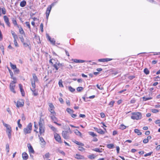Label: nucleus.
I'll list each match as a JSON object with an SVG mask.
<instances>
[{
    "instance_id": "obj_31",
    "label": "nucleus",
    "mask_w": 160,
    "mask_h": 160,
    "mask_svg": "<svg viewBox=\"0 0 160 160\" xmlns=\"http://www.w3.org/2000/svg\"><path fill=\"white\" fill-rule=\"evenodd\" d=\"M95 156L93 154H92L88 156V157L90 159H93L95 158Z\"/></svg>"
},
{
    "instance_id": "obj_12",
    "label": "nucleus",
    "mask_w": 160,
    "mask_h": 160,
    "mask_svg": "<svg viewBox=\"0 0 160 160\" xmlns=\"http://www.w3.org/2000/svg\"><path fill=\"white\" fill-rule=\"evenodd\" d=\"M54 138L56 141L60 143L61 142L60 136L58 134L56 133L55 134Z\"/></svg>"
},
{
    "instance_id": "obj_63",
    "label": "nucleus",
    "mask_w": 160,
    "mask_h": 160,
    "mask_svg": "<svg viewBox=\"0 0 160 160\" xmlns=\"http://www.w3.org/2000/svg\"><path fill=\"white\" fill-rule=\"evenodd\" d=\"M59 101H60V102L61 103H63V99H62V98H59Z\"/></svg>"
},
{
    "instance_id": "obj_25",
    "label": "nucleus",
    "mask_w": 160,
    "mask_h": 160,
    "mask_svg": "<svg viewBox=\"0 0 160 160\" xmlns=\"http://www.w3.org/2000/svg\"><path fill=\"white\" fill-rule=\"evenodd\" d=\"M107 147L109 149H111L114 148V145L113 144H107Z\"/></svg>"
},
{
    "instance_id": "obj_38",
    "label": "nucleus",
    "mask_w": 160,
    "mask_h": 160,
    "mask_svg": "<svg viewBox=\"0 0 160 160\" xmlns=\"http://www.w3.org/2000/svg\"><path fill=\"white\" fill-rule=\"evenodd\" d=\"M75 143L79 145H80L81 146H84V144L83 143L81 142H79L76 141V142H75Z\"/></svg>"
},
{
    "instance_id": "obj_44",
    "label": "nucleus",
    "mask_w": 160,
    "mask_h": 160,
    "mask_svg": "<svg viewBox=\"0 0 160 160\" xmlns=\"http://www.w3.org/2000/svg\"><path fill=\"white\" fill-rule=\"evenodd\" d=\"M126 127L123 124H121L120 126V128L122 130L126 129Z\"/></svg>"
},
{
    "instance_id": "obj_32",
    "label": "nucleus",
    "mask_w": 160,
    "mask_h": 160,
    "mask_svg": "<svg viewBox=\"0 0 160 160\" xmlns=\"http://www.w3.org/2000/svg\"><path fill=\"white\" fill-rule=\"evenodd\" d=\"M11 132L12 131L6 132L9 139H10L11 138Z\"/></svg>"
},
{
    "instance_id": "obj_40",
    "label": "nucleus",
    "mask_w": 160,
    "mask_h": 160,
    "mask_svg": "<svg viewBox=\"0 0 160 160\" xmlns=\"http://www.w3.org/2000/svg\"><path fill=\"white\" fill-rule=\"evenodd\" d=\"M58 84L60 87H63V86L62 84V81L61 80H60Z\"/></svg>"
},
{
    "instance_id": "obj_34",
    "label": "nucleus",
    "mask_w": 160,
    "mask_h": 160,
    "mask_svg": "<svg viewBox=\"0 0 160 160\" xmlns=\"http://www.w3.org/2000/svg\"><path fill=\"white\" fill-rule=\"evenodd\" d=\"M6 149L7 152L8 153L9 151V145L8 143L6 145Z\"/></svg>"
},
{
    "instance_id": "obj_58",
    "label": "nucleus",
    "mask_w": 160,
    "mask_h": 160,
    "mask_svg": "<svg viewBox=\"0 0 160 160\" xmlns=\"http://www.w3.org/2000/svg\"><path fill=\"white\" fill-rule=\"evenodd\" d=\"M143 142L144 143H147L148 142V140L147 138L144 139Z\"/></svg>"
},
{
    "instance_id": "obj_1",
    "label": "nucleus",
    "mask_w": 160,
    "mask_h": 160,
    "mask_svg": "<svg viewBox=\"0 0 160 160\" xmlns=\"http://www.w3.org/2000/svg\"><path fill=\"white\" fill-rule=\"evenodd\" d=\"M49 62L57 70H58V68L62 66V64L60 63L59 61L57 59H51L49 60Z\"/></svg>"
},
{
    "instance_id": "obj_10",
    "label": "nucleus",
    "mask_w": 160,
    "mask_h": 160,
    "mask_svg": "<svg viewBox=\"0 0 160 160\" xmlns=\"http://www.w3.org/2000/svg\"><path fill=\"white\" fill-rule=\"evenodd\" d=\"M62 135L64 139H67L69 138V134H68V132L67 131H63L62 133Z\"/></svg>"
},
{
    "instance_id": "obj_59",
    "label": "nucleus",
    "mask_w": 160,
    "mask_h": 160,
    "mask_svg": "<svg viewBox=\"0 0 160 160\" xmlns=\"http://www.w3.org/2000/svg\"><path fill=\"white\" fill-rule=\"evenodd\" d=\"M101 86L100 85V86L98 85V84H97L96 85L97 88L100 90H102L103 89V88L102 87H100V86Z\"/></svg>"
},
{
    "instance_id": "obj_33",
    "label": "nucleus",
    "mask_w": 160,
    "mask_h": 160,
    "mask_svg": "<svg viewBox=\"0 0 160 160\" xmlns=\"http://www.w3.org/2000/svg\"><path fill=\"white\" fill-rule=\"evenodd\" d=\"M88 133L91 136H92L93 137H96V136H97V135L95 134L94 132H88Z\"/></svg>"
},
{
    "instance_id": "obj_36",
    "label": "nucleus",
    "mask_w": 160,
    "mask_h": 160,
    "mask_svg": "<svg viewBox=\"0 0 160 160\" xmlns=\"http://www.w3.org/2000/svg\"><path fill=\"white\" fill-rule=\"evenodd\" d=\"M49 127L51 128V129L54 132H56L57 131L56 128L54 127H53L52 125H50L49 126Z\"/></svg>"
},
{
    "instance_id": "obj_5",
    "label": "nucleus",
    "mask_w": 160,
    "mask_h": 160,
    "mask_svg": "<svg viewBox=\"0 0 160 160\" xmlns=\"http://www.w3.org/2000/svg\"><path fill=\"white\" fill-rule=\"evenodd\" d=\"M32 78L31 79V85L32 87L35 88L36 87L35 82H38V79L37 76L35 73L32 74Z\"/></svg>"
},
{
    "instance_id": "obj_16",
    "label": "nucleus",
    "mask_w": 160,
    "mask_h": 160,
    "mask_svg": "<svg viewBox=\"0 0 160 160\" xmlns=\"http://www.w3.org/2000/svg\"><path fill=\"white\" fill-rule=\"evenodd\" d=\"M24 104V102L22 100L18 101L17 106L18 107H22Z\"/></svg>"
},
{
    "instance_id": "obj_43",
    "label": "nucleus",
    "mask_w": 160,
    "mask_h": 160,
    "mask_svg": "<svg viewBox=\"0 0 160 160\" xmlns=\"http://www.w3.org/2000/svg\"><path fill=\"white\" fill-rule=\"evenodd\" d=\"M92 150L95 151L97 152H102V151L100 150L98 148H95L94 149H92Z\"/></svg>"
},
{
    "instance_id": "obj_37",
    "label": "nucleus",
    "mask_w": 160,
    "mask_h": 160,
    "mask_svg": "<svg viewBox=\"0 0 160 160\" xmlns=\"http://www.w3.org/2000/svg\"><path fill=\"white\" fill-rule=\"evenodd\" d=\"M144 72L146 75L148 74L149 73V71L147 68H145L144 69Z\"/></svg>"
},
{
    "instance_id": "obj_56",
    "label": "nucleus",
    "mask_w": 160,
    "mask_h": 160,
    "mask_svg": "<svg viewBox=\"0 0 160 160\" xmlns=\"http://www.w3.org/2000/svg\"><path fill=\"white\" fill-rule=\"evenodd\" d=\"M20 91H21V93L22 95L23 96H24V95H25V92H24V91L23 89H21V90H20Z\"/></svg>"
},
{
    "instance_id": "obj_64",
    "label": "nucleus",
    "mask_w": 160,
    "mask_h": 160,
    "mask_svg": "<svg viewBox=\"0 0 160 160\" xmlns=\"http://www.w3.org/2000/svg\"><path fill=\"white\" fill-rule=\"evenodd\" d=\"M155 122L156 124L160 123V119H158V120H156Z\"/></svg>"
},
{
    "instance_id": "obj_24",
    "label": "nucleus",
    "mask_w": 160,
    "mask_h": 160,
    "mask_svg": "<svg viewBox=\"0 0 160 160\" xmlns=\"http://www.w3.org/2000/svg\"><path fill=\"white\" fill-rule=\"evenodd\" d=\"M19 32L20 34L23 35L24 36H25V34L24 32L21 27H20V28L19 29Z\"/></svg>"
},
{
    "instance_id": "obj_23",
    "label": "nucleus",
    "mask_w": 160,
    "mask_h": 160,
    "mask_svg": "<svg viewBox=\"0 0 160 160\" xmlns=\"http://www.w3.org/2000/svg\"><path fill=\"white\" fill-rule=\"evenodd\" d=\"M56 114H53V115L50 116L51 119L54 121V122H56L57 121V118L55 117Z\"/></svg>"
},
{
    "instance_id": "obj_39",
    "label": "nucleus",
    "mask_w": 160,
    "mask_h": 160,
    "mask_svg": "<svg viewBox=\"0 0 160 160\" xmlns=\"http://www.w3.org/2000/svg\"><path fill=\"white\" fill-rule=\"evenodd\" d=\"M68 89L72 92H73L75 91V89L72 88L71 86H69L68 87Z\"/></svg>"
},
{
    "instance_id": "obj_41",
    "label": "nucleus",
    "mask_w": 160,
    "mask_h": 160,
    "mask_svg": "<svg viewBox=\"0 0 160 160\" xmlns=\"http://www.w3.org/2000/svg\"><path fill=\"white\" fill-rule=\"evenodd\" d=\"M10 66H11V68L12 69H15V68H16V65L13 64L11 62L10 63Z\"/></svg>"
},
{
    "instance_id": "obj_18",
    "label": "nucleus",
    "mask_w": 160,
    "mask_h": 160,
    "mask_svg": "<svg viewBox=\"0 0 160 160\" xmlns=\"http://www.w3.org/2000/svg\"><path fill=\"white\" fill-rule=\"evenodd\" d=\"M94 129L98 133L101 134H104L105 132L101 129H98L97 128L94 127Z\"/></svg>"
},
{
    "instance_id": "obj_13",
    "label": "nucleus",
    "mask_w": 160,
    "mask_h": 160,
    "mask_svg": "<svg viewBox=\"0 0 160 160\" xmlns=\"http://www.w3.org/2000/svg\"><path fill=\"white\" fill-rule=\"evenodd\" d=\"M72 61L74 62H75L78 63H83L84 62H87L88 61H86L82 60H79L77 59H72Z\"/></svg>"
},
{
    "instance_id": "obj_7",
    "label": "nucleus",
    "mask_w": 160,
    "mask_h": 160,
    "mask_svg": "<svg viewBox=\"0 0 160 160\" xmlns=\"http://www.w3.org/2000/svg\"><path fill=\"white\" fill-rule=\"evenodd\" d=\"M15 83L14 82H11L9 85L10 91L14 93H15L16 92L14 90L15 87Z\"/></svg>"
},
{
    "instance_id": "obj_55",
    "label": "nucleus",
    "mask_w": 160,
    "mask_h": 160,
    "mask_svg": "<svg viewBox=\"0 0 160 160\" xmlns=\"http://www.w3.org/2000/svg\"><path fill=\"white\" fill-rule=\"evenodd\" d=\"M152 153V152H150L149 153H146V154H145L144 155V156L145 157H146L148 156H150Z\"/></svg>"
},
{
    "instance_id": "obj_17",
    "label": "nucleus",
    "mask_w": 160,
    "mask_h": 160,
    "mask_svg": "<svg viewBox=\"0 0 160 160\" xmlns=\"http://www.w3.org/2000/svg\"><path fill=\"white\" fill-rule=\"evenodd\" d=\"M74 157L77 159H85L84 157L83 156L78 154H76Z\"/></svg>"
},
{
    "instance_id": "obj_49",
    "label": "nucleus",
    "mask_w": 160,
    "mask_h": 160,
    "mask_svg": "<svg viewBox=\"0 0 160 160\" xmlns=\"http://www.w3.org/2000/svg\"><path fill=\"white\" fill-rule=\"evenodd\" d=\"M6 128V132L12 131L10 125Z\"/></svg>"
},
{
    "instance_id": "obj_30",
    "label": "nucleus",
    "mask_w": 160,
    "mask_h": 160,
    "mask_svg": "<svg viewBox=\"0 0 160 160\" xmlns=\"http://www.w3.org/2000/svg\"><path fill=\"white\" fill-rule=\"evenodd\" d=\"M12 23L15 26H17V27H18L19 28V26H18V25L17 24L16 20L14 19H13L12 20Z\"/></svg>"
},
{
    "instance_id": "obj_15",
    "label": "nucleus",
    "mask_w": 160,
    "mask_h": 160,
    "mask_svg": "<svg viewBox=\"0 0 160 160\" xmlns=\"http://www.w3.org/2000/svg\"><path fill=\"white\" fill-rule=\"evenodd\" d=\"M112 60V59L111 58H102L98 59V61L99 62H107L108 61H110Z\"/></svg>"
},
{
    "instance_id": "obj_35",
    "label": "nucleus",
    "mask_w": 160,
    "mask_h": 160,
    "mask_svg": "<svg viewBox=\"0 0 160 160\" xmlns=\"http://www.w3.org/2000/svg\"><path fill=\"white\" fill-rule=\"evenodd\" d=\"M66 111L68 112L70 114L72 113L73 112V110L70 108H67L66 109Z\"/></svg>"
},
{
    "instance_id": "obj_28",
    "label": "nucleus",
    "mask_w": 160,
    "mask_h": 160,
    "mask_svg": "<svg viewBox=\"0 0 160 160\" xmlns=\"http://www.w3.org/2000/svg\"><path fill=\"white\" fill-rule=\"evenodd\" d=\"M134 132L135 133H137L138 135H140L142 134V132L138 129H135L134 130Z\"/></svg>"
},
{
    "instance_id": "obj_2",
    "label": "nucleus",
    "mask_w": 160,
    "mask_h": 160,
    "mask_svg": "<svg viewBox=\"0 0 160 160\" xmlns=\"http://www.w3.org/2000/svg\"><path fill=\"white\" fill-rule=\"evenodd\" d=\"M44 124V122L43 119L40 118L39 122V132L40 135H41L42 134L43 135L45 132V127Z\"/></svg>"
},
{
    "instance_id": "obj_60",
    "label": "nucleus",
    "mask_w": 160,
    "mask_h": 160,
    "mask_svg": "<svg viewBox=\"0 0 160 160\" xmlns=\"http://www.w3.org/2000/svg\"><path fill=\"white\" fill-rule=\"evenodd\" d=\"M135 100L134 98L132 99L130 101L131 103H134L135 102Z\"/></svg>"
},
{
    "instance_id": "obj_48",
    "label": "nucleus",
    "mask_w": 160,
    "mask_h": 160,
    "mask_svg": "<svg viewBox=\"0 0 160 160\" xmlns=\"http://www.w3.org/2000/svg\"><path fill=\"white\" fill-rule=\"evenodd\" d=\"M1 10H2V13L3 14H6V10H5V8H2L1 9Z\"/></svg>"
},
{
    "instance_id": "obj_27",
    "label": "nucleus",
    "mask_w": 160,
    "mask_h": 160,
    "mask_svg": "<svg viewBox=\"0 0 160 160\" xmlns=\"http://www.w3.org/2000/svg\"><path fill=\"white\" fill-rule=\"evenodd\" d=\"M26 2L24 0H23L20 2V6L22 7H24L26 5Z\"/></svg>"
},
{
    "instance_id": "obj_14",
    "label": "nucleus",
    "mask_w": 160,
    "mask_h": 160,
    "mask_svg": "<svg viewBox=\"0 0 160 160\" xmlns=\"http://www.w3.org/2000/svg\"><path fill=\"white\" fill-rule=\"evenodd\" d=\"M4 20L7 24L9 27L10 26V23L9 22V18L6 16H4L3 17Z\"/></svg>"
},
{
    "instance_id": "obj_51",
    "label": "nucleus",
    "mask_w": 160,
    "mask_h": 160,
    "mask_svg": "<svg viewBox=\"0 0 160 160\" xmlns=\"http://www.w3.org/2000/svg\"><path fill=\"white\" fill-rule=\"evenodd\" d=\"M26 25L28 27V28L30 29L31 28H30V26L29 24V22H26L25 23Z\"/></svg>"
},
{
    "instance_id": "obj_29",
    "label": "nucleus",
    "mask_w": 160,
    "mask_h": 160,
    "mask_svg": "<svg viewBox=\"0 0 160 160\" xmlns=\"http://www.w3.org/2000/svg\"><path fill=\"white\" fill-rule=\"evenodd\" d=\"M50 157V153L49 152H48L46 153L43 156V158H48Z\"/></svg>"
},
{
    "instance_id": "obj_61",
    "label": "nucleus",
    "mask_w": 160,
    "mask_h": 160,
    "mask_svg": "<svg viewBox=\"0 0 160 160\" xmlns=\"http://www.w3.org/2000/svg\"><path fill=\"white\" fill-rule=\"evenodd\" d=\"M19 38H20V39L21 40V42H22V43L23 42H24V39L23 38L22 36H21V37H20Z\"/></svg>"
},
{
    "instance_id": "obj_46",
    "label": "nucleus",
    "mask_w": 160,
    "mask_h": 160,
    "mask_svg": "<svg viewBox=\"0 0 160 160\" xmlns=\"http://www.w3.org/2000/svg\"><path fill=\"white\" fill-rule=\"evenodd\" d=\"M114 102H115L114 101H111L109 102V105L111 107H112L113 106V104Z\"/></svg>"
},
{
    "instance_id": "obj_53",
    "label": "nucleus",
    "mask_w": 160,
    "mask_h": 160,
    "mask_svg": "<svg viewBox=\"0 0 160 160\" xmlns=\"http://www.w3.org/2000/svg\"><path fill=\"white\" fill-rule=\"evenodd\" d=\"M78 150L81 151H83L85 149L82 147L80 146L78 147Z\"/></svg>"
},
{
    "instance_id": "obj_42",
    "label": "nucleus",
    "mask_w": 160,
    "mask_h": 160,
    "mask_svg": "<svg viewBox=\"0 0 160 160\" xmlns=\"http://www.w3.org/2000/svg\"><path fill=\"white\" fill-rule=\"evenodd\" d=\"M77 135L81 136L82 135V134L80 132L78 131V130H76V131L74 132Z\"/></svg>"
},
{
    "instance_id": "obj_11",
    "label": "nucleus",
    "mask_w": 160,
    "mask_h": 160,
    "mask_svg": "<svg viewBox=\"0 0 160 160\" xmlns=\"http://www.w3.org/2000/svg\"><path fill=\"white\" fill-rule=\"evenodd\" d=\"M46 36L48 40L50 42L51 44L53 45L55 44V41L54 38H51L48 34H46Z\"/></svg>"
},
{
    "instance_id": "obj_20",
    "label": "nucleus",
    "mask_w": 160,
    "mask_h": 160,
    "mask_svg": "<svg viewBox=\"0 0 160 160\" xmlns=\"http://www.w3.org/2000/svg\"><path fill=\"white\" fill-rule=\"evenodd\" d=\"M22 158L24 160H27L28 157V154L25 152H24L22 153Z\"/></svg>"
},
{
    "instance_id": "obj_3",
    "label": "nucleus",
    "mask_w": 160,
    "mask_h": 160,
    "mask_svg": "<svg viewBox=\"0 0 160 160\" xmlns=\"http://www.w3.org/2000/svg\"><path fill=\"white\" fill-rule=\"evenodd\" d=\"M131 118L133 120H138L141 119L142 115L140 112H137L132 113Z\"/></svg>"
},
{
    "instance_id": "obj_47",
    "label": "nucleus",
    "mask_w": 160,
    "mask_h": 160,
    "mask_svg": "<svg viewBox=\"0 0 160 160\" xmlns=\"http://www.w3.org/2000/svg\"><path fill=\"white\" fill-rule=\"evenodd\" d=\"M0 48H1V50H2V52L3 54H4V48L3 46L2 45H1V46L0 45Z\"/></svg>"
},
{
    "instance_id": "obj_19",
    "label": "nucleus",
    "mask_w": 160,
    "mask_h": 160,
    "mask_svg": "<svg viewBox=\"0 0 160 160\" xmlns=\"http://www.w3.org/2000/svg\"><path fill=\"white\" fill-rule=\"evenodd\" d=\"M33 89H32L31 88H30L31 90L32 91V94L34 96H37L38 95V91L36 90L35 88H33Z\"/></svg>"
},
{
    "instance_id": "obj_52",
    "label": "nucleus",
    "mask_w": 160,
    "mask_h": 160,
    "mask_svg": "<svg viewBox=\"0 0 160 160\" xmlns=\"http://www.w3.org/2000/svg\"><path fill=\"white\" fill-rule=\"evenodd\" d=\"M13 42H14V44L15 45V46L16 47H18V45L17 42V40H14Z\"/></svg>"
},
{
    "instance_id": "obj_26",
    "label": "nucleus",
    "mask_w": 160,
    "mask_h": 160,
    "mask_svg": "<svg viewBox=\"0 0 160 160\" xmlns=\"http://www.w3.org/2000/svg\"><path fill=\"white\" fill-rule=\"evenodd\" d=\"M152 98L151 97H144L142 98L143 101H145L147 100H151L152 99Z\"/></svg>"
},
{
    "instance_id": "obj_9",
    "label": "nucleus",
    "mask_w": 160,
    "mask_h": 160,
    "mask_svg": "<svg viewBox=\"0 0 160 160\" xmlns=\"http://www.w3.org/2000/svg\"><path fill=\"white\" fill-rule=\"evenodd\" d=\"M51 9V6H49L47 9L46 12V18L48 19Z\"/></svg>"
},
{
    "instance_id": "obj_54",
    "label": "nucleus",
    "mask_w": 160,
    "mask_h": 160,
    "mask_svg": "<svg viewBox=\"0 0 160 160\" xmlns=\"http://www.w3.org/2000/svg\"><path fill=\"white\" fill-rule=\"evenodd\" d=\"M11 78L12 79H13V81H12L11 82H14V83H16L17 82V79L16 78H15L13 77V76H12V77H11Z\"/></svg>"
},
{
    "instance_id": "obj_62",
    "label": "nucleus",
    "mask_w": 160,
    "mask_h": 160,
    "mask_svg": "<svg viewBox=\"0 0 160 160\" xmlns=\"http://www.w3.org/2000/svg\"><path fill=\"white\" fill-rule=\"evenodd\" d=\"M19 70L17 68L15 69V70L14 71V72L16 73H18L19 72Z\"/></svg>"
},
{
    "instance_id": "obj_22",
    "label": "nucleus",
    "mask_w": 160,
    "mask_h": 160,
    "mask_svg": "<svg viewBox=\"0 0 160 160\" xmlns=\"http://www.w3.org/2000/svg\"><path fill=\"white\" fill-rule=\"evenodd\" d=\"M38 137L39 138L40 140L42 143L43 145H45L46 144V142L45 141L44 139L42 137H40V135H38Z\"/></svg>"
},
{
    "instance_id": "obj_57",
    "label": "nucleus",
    "mask_w": 160,
    "mask_h": 160,
    "mask_svg": "<svg viewBox=\"0 0 160 160\" xmlns=\"http://www.w3.org/2000/svg\"><path fill=\"white\" fill-rule=\"evenodd\" d=\"M152 112L153 113H157L158 112V110L157 109H153L152 110Z\"/></svg>"
},
{
    "instance_id": "obj_4",
    "label": "nucleus",
    "mask_w": 160,
    "mask_h": 160,
    "mask_svg": "<svg viewBox=\"0 0 160 160\" xmlns=\"http://www.w3.org/2000/svg\"><path fill=\"white\" fill-rule=\"evenodd\" d=\"M32 124L31 123H29L27 127L24 128L23 132L25 135L30 133L32 130Z\"/></svg>"
},
{
    "instance_id": "obj_50",
    "label": "nucleus",
    "mask_w": 160,
    "mask_h": 160,
    "mask_svg": "<svg viewBox=\"0 0 160 160\" xmlns=\"http://www.w3.org/2000/svg\"><path fill=\"white\" fill-rule=\"evenodd\" d=\"M40 27L41 32H43V24L42 23L41 24Z\"/></svg>"
},
{
    "instance_id": "obj_21",
    "label": "nucleus",
    "mask_w": 160,
    "mask_h": 160,
    "mask_svg": "<svg viewBox=\"0 0 160 160\" xmlns=\"http://www.w3.org/2000/svg\"><path fill=\"white\" fill-rule=\"evenodd\" d=\"M23 43V46L25 47H28L30 49H31L30 47V42L29 41H28V42L27 43H25L24 42H23L22 43Z\"/></svg>"
},
{
    "instance_id": "obj_45",
    "label": "nucleus",
    "mask_w": 160,
    "mask_h": 160,
    "mask_svg": "<svg viewBox=\"0 0 160 160\" xmlns=\"http://www.w3.org/2000/svg\"><path fill=\"white\" fill-rule=\"evenodd\" d=\"M83 89V88L82 87H79L77 88V90L78 92H80Z\"/></svg>"
},
{
    "instance_id": "obj_8",
    "label": "nucleus",
    "mask_w": 160,
    "mask_h": 160,
    "mask_svg": "<svg viewBox=\"0 0 160 160\" xmlns=\"http://www.w3.org/2000/svg\"><path fill=\"white\" fill-rule=\"evenodd\" d=\"M28 149L29 152L30 154L31 153L34 154V150L30 144H28ZM30 156H31V155H30Z\"/></svg>"
},
{
    "instance_id": "obj_6",
    "label": "nucleus",
    "mask_w": 160,
    "mask_h": 160,
    "mask_svg": "<svg viewBox=\"0 0 160 160\" xmlns=\"http://www.w3.org/2000/svg\"><path fill=\"white\" fill-rule=\"evenodd\" d=\"M49 108L48 109L49 111L52 114H56V113L54 112V107L52 103H49L48 104Z\"/></svg>"
}]
</instances>
